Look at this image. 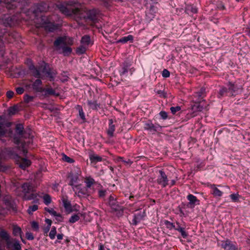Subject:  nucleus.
I'll return each instance as SVG.
<instances>
[{
  "label": "nucleus",
  "instance_id": "obj_1",
  "mask_svg": "<svg viewBox=\"0 0 250 250\" xmlns=\"http://www.w3.org/2000/svg\"><path fill=\"white\" fill-rule=\"evenodd\" d=\"M81 12L79 13L81 18H83L86 21H89L93 23L98 21V13L96 10H85L80 8Z\"/></svg>",
  "mask_w": 250,
  "mask_h": 250
},
{
  "label": "nucleus",
  "instance_id": "obj_2",
  "mask_svg": "<svg viewBox=\"0 0 250 250\" xmlns=\"http://www.w3.org/2000/svg\"><path fill=\"white\" fill-rule=\"evenodd\" d=\"M108 204L112 209V212L116 213L118 217L123 215L124 208L117 201L114 196L111 195L109 197Z\"/></svg>",
  "mask_w": 250,
  "mask_h": 250
},
{
  "label": "nucleus",
  "instance_id": "obj_3",
  "mask_svg": "<svg viewBox=\"0 0 250 250\" xmlns=\"http://www.w3.org/2000/svg\"><path fill=\"white\" fill-rule=\"evenodd\" d=\"M60 11L67 16H71L72 14L78 15L81 12L80 8H72L70 6H66L63 5H61L59 6Z\"/></svg>",
  "mask_w": 250,
  "mask_h": 250
},
{
  "label": "nucleus",
  "instance_id": "obj_4",
  "mask_svg": "<svg viewBox=\"0 0 250 250\" xmlns=\"http://www.w3.org/2000/svg\"><path fill=\"white\" fill-rule=\"evenodd\" d=\"M76 190L74 188L73 190L75 191V194H77L79 197H85L88 196L89 195V192L88 190V188L86 187H81V185H77L74 186Z\"/></svg>",
  "mask_w": 250,
  "mask_h": 250
},
{
  "label": "nucleus",
  "instance_id": "obj_5",
  "mask_svg": "<svg viewBox=\"0 0 250 250\" xmlns=\"http://www.w3.org/2000/svg\"><path fill=\"white\" fill-rule=\"evenodd\" d=\"M1 22L5 27H12L17 23V20L14 16H5L1 20Z\"/></svg>",
  "mask_w": 250,
  "mask_h": 250
},
{
  "label": "nucleus",
  "instance_id": "obj_6",
  "mask_svg": "<svg viewBox=\"0 0 250 250\" xmlns=\"http://www.w3.org/2000/svg\"><path fill=\"white\" fill-rule=\"evenodd\" d=\"M48 6L45 2H41L36 4L34 6L33 12L35 14L45 12L48 10Z\"/></svg>",
  "mask_w": 250,
  "mask_h": 250
},
{
  "label": "nucleus",
  "instance_id": "obj_7",
  "mask_svg": "<svg viewBox=\"0 0 250 250\" xmlns=\"http://www.w3.org/2000/svg\"><path fill=\"white\" fill-rule=\"evenodd\" d=\"M0 238L5 241L7 248L11 247L12 242L10 240L9 234L6 230L1 228H0Z\"/></svg>",
  "mask_w": 250,
  "mask_h": 250
},
{
  "label": "nucleus",
  "instance_id": "obj_8",
  "mask_svg": "<svg viewBox=\"0 0 250 250\" xmlns=\"http://www.w3.org/2000/svg\"><path fill=\"white\" fill-rule=\"evenodd\" d=\"M159 172L160 173V176L157 179V183L161 185L164 188L166 187L168 185V180L167 176L165 172L162 170H159Z\"/></svg>",
  "mask_w": 250,
  "mask_h": 250
},
{
  "label": "nucleus",
  "instance_id": "obj_9",
  "mask_svg": "<svg viewBox=\"0 0 250 250\" xmlns=\"http://www.w3.org/2000/svg\"><path fill=\"white\" fill-rule=\"evenodd\" d=\"M146 215L145 210H139L134 216V218L132 220L133 224L136 225L139 222L144 219Z\"/></svg>",
  "mask_w": 250,
  "mask_h": 250
},
{
  "label": "nucleus",
  "instance_id": "obj_10",
  "mask_svg": "<svg viewBox=\"0 0 250 250\" xmlns=\"http://www.w3.org/2000/svg\"><path fill=\"white\" fill-rule=\"evenodd\" d=\"M187 199L189 201L188 206L190 208H194L196 205H199L200 201L192 194H188L187 196Z\"/></svg>",
  "mask_w": 250,
  "mask_h": 250
},
{
  "label": "nucleus",
  "instance_id": "obj_11",
  "mask_svg": "<svg viewBox=\"0 0 250 250\" xmlns=\"http://www.w3.org/2000/svg\"><path fill=\"white\" fill-rule=\"evenodd\" d=\"M221 247L226 250H236L237 247L229 239L222 241Z\"/></svg>",
  "mask_w": 250,
  "mask_h": 250
},
{
  "label": "nucleus",
  "instance_id": "obj_12",
  "mask_svg": "<svg viewBox=\"0 0 250 250\" xmlns=\"http://www.w3.org/2000/svg\"><path fill=\"white\" fill-rule=\"evenodd\" d=\"M42 72V73L44 74L47 77L49 78L50 81H54L56 73L52 71L50 68L47 67L46 66H44L43 67Z\"/></svg>",
  "mask_w": 250,
  "mask_h": 250
},
{
  "label": "nucleus",
  "instance_id": "obj_13",
  "mask_svg": "<svg viewBox=\"0 0 250 250\" xmlns=\"http://www.w3.org/2000/svg\"><path fill=\"white\" fill-rule=\"evenodd\" d=\"M43 92H44L43 95L45 97H49L52 95L59 96V94H56L55 90L50 85H46L45 88H43Z\"/></svg>",
  "mask_w": 250,
  "mask_h": 250
},
{
  "label": "nucleus",
  "instance_id": "obj_14",
  "mask_svg": "<svg viewBox=\"0 0 250 250\" xmlns=\"http://www.w3.org/2000/svg\"><path fill=\"white\" fill-rule=\"evenodd\" d=\"M194 104L192 106V110L194 112L201 111L205 105L202 104L203 102H201L198 100H192Z\"/></svg>",
  "mask_w": 250,
  "mask_h": 250
},
{
  "label": "nucleus",
  "instance_id": "obj_15",
  "mask_svg": "<svg viewBox=\"0 0 250 250\" xmlns=\"http://www.w3.org/2000/svg\"><path fill=\"white\" fill-rule=\"evenodd\" d=\"M21 188L22 189V192L24 193V194H28L34 191L33 184L29 182L23 183L21 186Z\"/></svg>",
  "mask_w": 250,
  "mask_h": 250
},
{
  "label": "nucleus",
  "instance_id": "obj_16",
  "mask_svg": "<svg viewBox=\"0 0 250 250\" xmlns=\"http://www.w3.org/2000/svg\"><path fill=\"white\" fill-rule=\"evenodd\" d=\"M205 92V89L204 88H201L199 91L196 92L193 95V99L192 100H198L201 102H204L205 101L203 100V98L204 96V94Z\"/></svg>",
  "mask_w": 250,
  "mask_h": 250
},
{
  "label": "nucleus",
  "instance_id": "obj_17",
  "mask_svg": "<svg viewBox=\"0 0 250 250\" xmlns=\"http://www.w3.org/2000/svg\"><path fill=\"white\" fill-rule=\"evenodd\" d=\"M42 82L40 79V78H38L32 84V88L37 92H43V87H41L40 85H42Z\"/></svg>",
  "mask_w": 250,
  "mask_h": 250
},
{
  "label": "nucleus",
  "instance_id": "obj_18",
  "mask_svg": "<svg viewBox=\"0 0 250 250\" xmlns=\"http://www.w3.org/2000/svg\"><path fill=\"white\" fill-rule=\"evenodd\" d=\"M158 126L155 125L151 122H148L145 124L144 128L150 131L152 134H154L157 131Z\"/></svg>",
  "mask_w": 250,
  "mask_h": 250
},
{
  "label": "nucleus",
  "instance_id": "obj_19",
  "mask_svg": "<svg viewBox=\"0 0 250 250\" xmlns=\"http://www.w3.org/2000/svg\"><path fill=\"white\" fill-rule=\"evenodd\" d=\"M15 131L16 133L21 137L26 138V136L25 135V131H24V127L22 124H17L16 125Z\"/></svg>",
  "mask_w": 250,
  "mask_h": 250
},
{
  "label": "nucleus",
  "instance_id": "obj_20",
  "mask_svg": "<svg viewBox=\"0 0 250 250\" xmlns=\"http://www.w3.org/2000/svg\"><path fill=\"white\" fill-rule=\"evenodd\" d=\"M227 85L228 87L229 96H234V93L238 91V88L230 82H229Z\"/></svg>",
  "mask_w": 250,
  "mask_h": 250
},
{
  "label": "nucleus",
  "instance_id": "obj_21",
  "mask_svg": "<svg viewBox=\"0 0 250 250\" xmlns=\"http://www.w3.org/2000/svg\"><path fill=\"white\" fill-rule=\"evenodd\" d=\"M11 242L12 244L11 245V247L10 248H8V249L10 250H21V244L18 240L16 239H12Z\"/></svg>",
  "mask_w": 250,
  "mask_h": 250
},
{
  "label": "nucleus",
  "instance_id": "obj_22",
  "mask_svg": "<svg viewBox=\"0 0 250 250\" xmlns=\"http://www.w3.org/2000/svg\"><path fill=\"white\" fill-rule=\"evenodd\" d=\"M176 225L177 226H175V229L180 232L184 238H187L188 236V233L185 231V228L182 227L178 222H176Z\"/></svg>",
  "mask_w": 250,
  "mask_h": 250
},
{
  "label": "nucleus",
  "instance_id": "obj_23",
  "mask_svg": "<svg viewBox=\"0 0 250 250\" xmlns=\"http://www.w3.org/2000/svg\"><path fill=\"white\" fill-rule=\"evenodd\" d=\"M43 27L45 31L49 32H53L57 29L56 26L53 23L50 22L44 23Z\"/></svg>",
  "mask_w": 250,
  "mask_h": 250
},
{
  "label": "nucleus",
  "instance_id": "obj_24",
  "mask_svg": "<svg viewBox=\"0 0 250 250\" xmlns=\"http://www.w3.org/2000/svg\"><path fill=\"white\" fill-rule=\"evenodd\" d=\"M12 234L14 236L21 237L23 234L21 229L17 225H14L12 227Z\"/></svg>",
  "mask_w": 250,
  "mask_h": 250
},
{
  "label": "nucleus",
  "instance_id": "obj_25",
  "mask_svg": "<svg viewBox=\"0 0 250 250\" xmlns=\"http://www.w3.org/2000/svg\"><path fill=\"white\" fill-rule=\"evenodd\" d=\"M113 121L112 119L109 120V127L107 131V133L110 137L114 136V132L115 129V125L113 124Z\"/></svg>",
  "mask_w": 250,
  "mask_h": 250
},
{
  "label": "nucleus",
  "instance_id": "obj_26",
  "mask_svg": "<svg viewBox=\"0 0 250 250\" xmlns=\"http://www.w3.org/2000/svg\"><path fill=\"white\" fill-rule=\"evenodd\" d=\"M29 69L31 71L32 74L37 78H41V75L40 72L38 70L33 64H31L29 66Z\"/></svg>",
  "mask_w": 250,
  "mask_h": 250
},
{
  "label": "nucleus",
  "instance_id": "obj_27",
  "mask_svg": "<svg viewBox=\"0 0 250 250\" xmlns=\"http://www.w3.org/2000/svg\"><path fill=\"white\" fill-rule=\"evenodd\" d=\"M21 162L20 163V167L22 169H25L31 165V161L26 158H21Z\"/></svg>",
  "mask_w": 250,
  "mask_h": 250
},
{
  "label": "nucleus",
  "instance_id": "obj_28",
  "mask_svg": "<svg viewBox=\"0 0 250 250\" xmlns=\"http://www.w3.org/2000/svg\"><path fill=\"white\" fill-rule=\"evenodd\" d=\"M197 9L192 5H188L186 6L185 12L188 15H191L197 12Z\"/></svg>",
  "mask_w": 250,
  "mask_h": 250
},
{
  "label": "nucleus",
  "instance_id": "obj_29",
  "mask_svg": "<svg viewBox=\"0 0 250 250\" xmlns=\"http://www.w3.org/2000/svg\"><path fill=\"white\" fill-rule=\"evenodd\" d=\"M89 159L91 163H96L98 162H101L103 160L102 157L95 155L93 153L90 154Z\"/></svg>",
  "mask_w": 250,
  "mask_h": 250
},
{
  "label": "nucleus",
  "instance_id": "obj_30",
  "mask_svg": "<svg viewBox=\"0 0 250 250\" xmlns=\"http://www.w3.org/2000/svg\"><path fill=\"white\" fill-rule=\"evenodd\" d=\"M66 38L65 37H58L54 42V45L56 47H58L61 44H65Z\"/></svg>",
  "mask_w": 250,
  "mask_h": 250
},
{
  "label": "nucleus",
  "instance_id": "obj_31",
  "mask_svg": "<svg viewBox=\"0 0 250 250\" xmlns=\"http://www.w3.org/2000/svg\"><path fill=\"white\" fill-rule=\"evenodd\" d=\"M63 205L66 211L69 212L72 211V207L70 202L67 199L63 198Z\"/></svg>",
  "mask_w": 250,
  "mask_h": 250
},
{
  "label": "nucleus",
  "instance_id": "obj_32",
  "mask_svg": "<svg viewBox=\"0 0 250 250\" xmlns=\"http://www.w3.org/2000/svg\"><path fill=\"white\" fill-rule=\"evenodd\" d=\"M133 41V37L129 35L127 36L124 37L119 40L117 42H121L123 43H125L127 42L128 41H130L131 42H132Z\"/></svg>",
  "mask_w": 250,
  "mask_h": 250
},
{
  "label": "nucleus",
  "instance_id": "obj_33",
  "mask_svg": "<svg viewBox=\"0 0 250 250\" xmlns=\"http://www.w3.org/2000/svg\"><path fill=\"white\" fill-rule=\"evenodd\" d=\"M87 103L89 107L93 110H97L100 107V104H98L96 101H88Z\"/></svg>",
  "mask_w": 250,
  "mask_h": 250
},
{
  "label": "nucleus",
  "instance_id": "obj_34",
  "mask_svg": "<svg viewBox=\"0 0 250 250\" xmlns=\"http://www.w3.org/2000/svg\"><path fill=\"white\" fill-rule=\"evenodd\" d=\"M8 155L12 159L16 160L17 161H20L21 157L16 153L13 150L10 149L8 151Z\"/></svg>",
  "mask_w": 250,
  "mask_h": 250
},
{
  "label": "nucleus",
  "instance_id": "obj_35",
  "mask_svg": "<svg viewBox=\"0 0 250 250\" xmlns=\"http://www.w3.org/2000/svg\"><path fill=\"white\" fill-rule=\"evenodd\" d=\"M2 116H0V136H3L6 133V130L4 127V122L2 121Z\"/></svg>",
  "mask_w": 250,
  "mask_h": 250
},
{
  "label": "nucleus",
  "instance_id": "obj_36",
  "mask_svg": "<svg viewBox=\"0 0 250 250\" xmlns=\"http://www.w3.org/2000/svg\"><path fill=\"white\" fill-rule=\"evenodd\" d=\"M90 42V38L88 35L83 36L81 39V43L84 45H88Z\"/></svg>",
  "mask_w": 250,
  "mask_h": 250
},
{
  "label": "nucleus",
  "instance_id": "obj_37",
  "mask_svg": "<svg viewBox=\"0 0 250 250\" xmlns=\"http://www.w3.org/2000/svg\"><path fill=\"white\" fill-rule=\"evenodd\" d=\"M76 109L78 110L79 113V116H80V118L83 121H84L85 120V118L84 113L83 111V109L82 106H81L80 105H77L76 106Z\"/></svg>",
  "mask_w": 250,
  "mask_h": 250
},
{
  "label": "nucleus",
  "instance_id": "obj_38",
  "mask_svg": "<svg viewBox=\"0 0 250 250\" xmlns=\"http://www.w3.org/2000/svg\"><path fill=\"white\" fill-rule=\"evenodd\" d=\"M62 53L64 56H68L72 52V49L71 47L68 46H62Z\"/></svg>",
  "mask_w": 250,
  "mask_h": 250
},
{
  "label": "nucleus",
  "instance_id": "obj_39",
  "mask_svg": "<svg viewBox=\"0 0 250 250\" xmlns=\"http://www.w3.org/2000/svg\"><path fill=\"white\" fill-rule=\"evenodd\" d=\"M219 97L224 96H229L228 88L225 87H223L219 91Z\"/></svg>",
  "mask_w": 250,
  "mask_h": 250
},
{
  "label": "nucleus",
  "instance_id": "obj_40",
  "mask_svg": "<svg viewBox=\"0 0 250 250\" xmlns=\"http://www.w3.org/2000/svg\"><path fill=\"white\" fill-rule=\"evenodd\" d=\"M212 188L213 189V194L215 196H221L222 194V192L218 189L215 186V185H213L212 186Z\"/></svg>",
  "mask_w": 250,
  "mask_h": 250
},
{
  "label": "nucleus",
  "instance_id": "obj_41",
  "mask_svg": "<svg viewBox=\"0 0 250 250\" xmlns=\"http://www.w3.org/2000/svg\"><path fill=\"white\" fill-rule=\"evenodd\" d=\"M15 1V0H4V2L6 4V8L9 9H14L16 6L12 4L11 3Z\"/></svg>",
  "mask_w": 250,
  "mask_h": 250
},
{
  "label": "nucleus",
  "instance_id": "obj_42",
  "mask_svg": "<svg viewBox=\"0 0 250 250\" xmlns=\"http://www.w3.org/2000/svg\"><path fill=\"white\" fill-rule=\"evenodd\" d=\"M43 202L46 205H48L51 202V197L48 194H46L43 196Z\"/></svg>",
  "mask_w": 250,
  "mask_h": 250
},
{
  "label": "nucleus",
  "instance_id": "obj_43",
  "mask_svg": "<svg viewBox=\"0 0 250 250\" xmlns=\"http://www.w3.org/2000/svg\"><path fill=\"white\" fill-rule=\"evenodd\" d=\"M34 98L35 97L34 96H30L28 94H25L23 97L24 102L26 104L29 103L30 102L33 101Z\"/></svg>",
  "mask_w": 250,
  "mask_h": 250
},
{
  "label": "nucleus",
  "instance_id": "obj_44",
  "mask_svg": "<svg viewBox=\"0 0 250 250\" xmlns=\"http://www.w3.org/2000/svg\"><path fill=\"white\" fill-rule=\"evenodd\" d=\"M45 210L54 216H57L62 218L61 215L60 214L57 213V212L52 208L50 209L49 208H45Z\"/></svg>",
  "mask_w": 250,
  "mask_h": 250
},
{
  "label": "nucleus",
  "instance_id": "obj_45",
  "mask_svg": "<svg viewBox=\"0 0 250 250\" xmlns=\"http://www.w3.org/2000/svg\"><path fill=\"white\" fill-rule=\"evenodd\" d=\"M86 48L84 45H81L76 49V53L78 54H83L86 51Z\"/></svg>",
  "mask_w": 250,
  "mask_h": 250
},
{
  "label": "nucleus",
  "instance_id": "obj_46",
  "mask_svg": "<svg viewBox=\"0 0 250 250\" xmlns=\"http://www.w3.org/2000/svg\"><path fill=\"white\" fill-rule=\"evenodd\" d=\"M86 187L87 188H90L94 183V180L92 178H87L85 179Z\"/></svg>",
  "mask_w": 250,
  "mask_h": 250
},
{
  "label": "nucleus",
  "instance_id": "obj_47",
  "mask_svg": "<svg viewBox=\"0 0 250 250\" xmlns=\"http://www.w3.org/2000/svg\"><path fill=\"white\" fill-rule=\"evenodd\" d=\"M38 206L36 205L30 206L28 208L27 212L29 214H32L33 212L37 210L38 209Z\"/></svg>",
  "mask_w": 250,
  "mask_h": 250
},
{
  "label": "nucleus",
  "instance_id": "obj_48",
  "mask_svg": "<svg viewBox=\"0 0 250 250\" xmlns=\"http://www.w3.org/2000/svg\"><path fill=\"white\" fill-rule=\"evenodd\" d=\"M80 219V217L78 214L72 215L69 219V222L71 223H74Z\"/></svg>",
  "mask_w": 250,
  "mask_h": 250
},
{
  "label": "nucleus",
  "instance_id": "obj_49",
  "mask_svg": "<svg viewBox=\"0 0 250 250\" xmlns=\"http://www.w3.org/2000/svg\"><path fill=\"white\" fill-rule=\"evenodd\" d=\"M36 197H37L36 194L33 193L29 195H28L27 194H25L24 196V198L25 200H27L34 199Z\"/></svg>",
  "mask_w": 250,
  "mask_h": 250
},
{
  "label": "nucleus",
  "instance_id": "obj_50",
  "mask_svg": "<svg viewBox=\"0 0 250 250\" xmlns=\"http://www.w3.org/2000/svg\"><path fill=\"white\" fill-rule=\"evenodd\" d=\"M56 234V229L55 227H53L49 232V236L51 239H54Z\"/></svg>",
  "mask_w": 250,
  "mask_h": 250
},
{
  "label": "nucleus",
  "instance_id": "obj_51",
  "mask_svg": "<svg viewBox=\"0 0 250 250\" xmlns=\"http://www.w3.org/2000/svg\"><path fill=\"white\" fill-rule=\"evenodd\" d=\"M68 177L70 178V180L74 183H76L79 178L77 174H74L73 173H70L68 176Z\"/></svg>",
  "mask_w": 250,
  "mask_h": 250
},
{
  "label": "nucleus",
  "instance_id": "obj_52",
  "mask_svg": "<svg viewBox=\"0 0 250 250\" xmlns=\"http://www.w3.org/2000/svg\"><path fill=\"white\" fill-rule=\"evenodd\" d=\"M62 159L63 161L69 163H72L74 162V160L72 158H71L64 154H63Z\"/></svg>",
  "mask_w": 250,
  "mask_h": 250
},
{
  "label": "nucleus",
  "instance_id": "obj_53",
  "mask_svg": "<svg viewBox=\"0 0 250 250\" xmlns=\"http://www.w3.org/2000/svg\"><path fill=\"white\" fill-rule=\"evenodd\" d=\"M165 224L166 225L167 228L170 229H175V226L174 225V224L170 222L169 221H165Z\"/></svg>",
  "mask_w": 250,
  "mask_h": 250
},
{
  "label": "nucleus",
  "instance_id": "obj_54",
  "mask_svg": "<svg viewBox=\"0 0 250 250\" xmlns=\"http://www.w3.org/2000/svg\"><path fill=\"white\" fill-rule=\"evenodd\" d=\"M170 110L173 114H175L176 112L181 110V107L179 106H177L175 107L172 106L170 108Z\"/></svg>",
  "mask_w": 250,
  "mask_h": 250
},
{
  "label": "nucleus",
  "instance_id": "obj_55",
  "mask_svg": "<svg viewBox=\"0 0 250 250\" xmlns=\"http://www.w3.org/2000/svg\"><path fill=\"white\" fill-rule=\"evenodd\" d=\"M238 196L239 195L238 194H232L230 195L231 199L234 202L238 201Z\"/></svg>",
  "mask_w": 250,
  "mask_h": 250
},
{
  "label": "nucleus",
  "instance_id": "obj_56",
  "mask_svg": "<svg viewBox=\"0 0 250 250\" xmlns=\"http://www.w3.org/2000/svg\"><path fill=\"white\" fill-rule=\"evenodd\" d=\"M26 238L29 240H33L34 239V237L33 234L29 232H27L25 233Z\"/></svg>",
  "mask_w": 250,
  "mask_h": 250
},
{
  "label": "nucleus",
  "instance_id": "obj_57",
  "mask_svg": "<svg viewBox=\"0 0 250 250\" xmlns=\"http://www.w3.org/2000/svg\"><path fill=\"white\" fill-rule=\"evenodd\" d=\"M170 76V72L166 69H164L162 71V76L164 78H168Z\"/></svg>",
  "mask_w": 250,
  "mask_h": 250
},
{
  "label": "nucleus",
  "instance_id": "obj_58",
  "mask_svg": "<svg viewBox=\"0 0 250 250\" xmlns=\"http://www.w3.org/2000/svg\"><path fill=\"white\" fill-rule=\"evenodd\" d=\"M106 190L105 189H101L98 191L99 196L101 198L104 197L105 195Z\"/></svg>",
  "mask_w": 250,
  "mask_h": 250
},
{
  "label": "nucleus",
  "instance_id": "obj_59",
  "mask_svg": "<svg viewBox=\"0 0 250 250\" xmlns=\"http://www.w3.org/2000/svg\"><path fill=\"white\" fill-rule=\"evenodd\" d=\"M16 91L17 94H22L24 91V89L22 87H18L16 88Z\"/></svg>",
  "mask_w": 250,
  "mask_h": 250
},
{
  "label": "nucleus",
  "instance_id": "obj_60",
  "mask_svg": "<svg viewBox=\"0 0 250 250\" xmlns=\"http://www.w3.org/2000/svg\"><path fill=\"white\" fill-rule=\"evenodd\" d=\"M31 227L33 229H34L35 230H38L39 229V224L37 222L33 221L31 223Z\"/></svg>",
  "mask_w": 250,
  "mask_h": 250
},
{
  "label": "nucleus",
  "instance_id": "obj_61",
  "mask_svg": "<svg viewBox=\"0 0 250 250\" xmlns=\"http://www.w3.org/2000/svg\"><path fill=\"white\" fill-rule=\"evenodd\" d=\"M14 95V93L13 91L9 90L7 91L6 95L7 98L8 99H11L13 97V96Z\"/></svg>",
  "mask_w": 250,
  "mask_h": 250
},
{
  "label": "nucleus",
  "instance_id": "obj_62",
  "mask_svg": "<svg viewBox=\"0 0 250 250\" xmlns=\"http://www.w3.org/2000/svg\"><path fill=\"white\" fill-rule=\"evenodd\" d=\"M128 71V65L127 64L124 65L122 68V71L121 72V75H124Z\"/></svg>",
  "mask_w": 250,
  "mask_h": 250
},
{
  "label": "nucleus",
  "instance_id": "obj_63",
  "mask_svg": "<svg viewBox=\"0 0 250 250\" xmlns=\"http://www.w3.org/2000/svg\"><path fill=\"white\" fill-rule=\"evenodd\" d=\"M159 114L161 118L164 120H165L167 118V114L166 112L164 111H161Z\"/></svg>",
  "mask_w": 250,
  "mask_h": 250
},
{
  "label": "nucleus",
  "instance_id": "obj_64",
  "mask_svg": "<svg viewBox=\"0 0 250 250\" xmlns=\"http://www.w3.org/2000/svg\"><path fill=\"white\" fill-rule=\"evenodd\" d=\"M16 111L17 108L15 106L11 107L9 109V114L11 115L14 114Z\"/></svg>",
  "mask_w": 250,
  "mask_h": 250
}]
</instances>
